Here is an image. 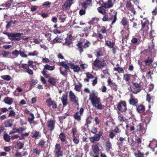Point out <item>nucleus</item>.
Returning <instances> with one entry per match:
<instances>
[{"mask_svg":"<svg viewBox=\"0 0 157 157\" xmlns=\"http://www.w3.org/2000/svg\"><path fill=\"white\" fill-rule=\"evenodd\" d=\"M104 15V16L102 18L103 21H112L111 23L112 25H113L115 23L117 19L116 13H115L114 15H113L112 17L109 18H108V15H106L105 14Z\"/></svg>","mask_w":157,"mask_h":157,"instance_id":"nucleus-5","label":"nucleus"},{"mask_svg":"<svg viewBox=\"0 0 157 157\" xmlns=\"http://www.w3.org/2000/svg\"><path fill=\"white\" fill-rule=\"evenodd\" d=\"M54 152L57 157L63 156V152L61 150V146L59 144H56Z\"/></svg>","mask_w":157,"mask_h":157,"instance_id":"nucleus-11","label":"nucleus"},{"mask_svg":"<svg viewBox=\"0 0 157 157\" xmlns=\"http://www.w3.org/2000/svg\"><path fill=\"white\" fill-rule=\"evenodd\" d=\"M3 138L4 140L6 141L9 142L10 140V136L7 134H4L3 136Z\"/></svg>","mask_w":157,"mask_h":157,"instance_id":"nucleus-49","label":"nucleus"},{"mask_svg":"<svg viewBox=\"0 0 157 157\" xmlns=\"http://www.w3.org/2000/svg\"><path fill=\"white\" fill-rule=\"evenodd\" d=\"M20 51H18L17 50H15L13 51L12 52V54L14 56L13 58H16L18 57V56L19 54Z\"/></svg>","mask_w":157,"mask_h":157,"instance_id":"nucleus-41","label":"nucleus"},{"mask_svg":"<svg viewBox=\"0 0 157 157\" xmlns=\"http://www.w3.org/2000/svg\"><path fill=\"white\" fill-rule=\"evenodd\" d=\"M22 67L24 69H26L27 70L29 68V65L27 64H22Z\"/></svg>","mask_w":157,"mask_h":157,"instance_id":"nucleus-61","label":"nucleus"},{"mask_svg":"<svg viewBox=\"0 0 157 157\" xmlns=\"http://www.w3.org/2000/svg\"><path fill=\"white\" fill-rule=\"evenodd\" d=\"M104 7L101 5V6L98 7V11L100 13L103 15H104L105 14L106 12L105 9L104 8Z\"/></svg>","mask_w":157,"mask_h":157,"instance_id":"nucleus-30","label":"nucleus"},{"mask_svg":"<svg viewBox=\"0 0 157 157\" xmlns=\"http://www.w3.org/2000/svg\"><path fill=\"white\" fill-rule=\"evenodd\" d=\"M6 127H11L12 125V123L10 120H7L4 123Z\"/></svg>","mask_w":157,"mask_h":157,"instance_id":"nucleus-33","label":"nucleus"},{"mask_svg":"<svg viewBox=\"0 0 157 157\" xmlns=\"http://www.w3.org/2000/svg\"><path fill=\"white\" fill-rule=\"evenodd\" d=\"M114 131L116 133H120L121 132V130L118 126H116L114 128Z\"/></svg>","mask_w":157,"mask_h":157,"instance_id":"nucleus-54","label":"nucleus"},{"mask_svg":"<svg viewBox=\"0 0 157 157\" xmlns=\"http://www.w3.org/2000/svg\"><path fill=\"white\" fill-rule=\"evenodd\" d=\"M145 107L142 105H140L137 107V110L140 113H143L145 110Z\"/></svg>","mask_w":157,"mask_h":157,"instance_id":"nucleus-25","label":"nucleus"},{"mask_svg":"<svg viewBox=\"0 0 157 157\" xmlns=\"http://www.w3.org/2000/svg\"><path fill=\"white\" fill-rule=\"evenodd\" d=\"M105 147L106 151L108 152H110L111 149H112L111 143L109 140H108L105 143Z\"/></svg>","mask_w":157,"mask_h":157,"instance_id":"nucleus-19","label":"nucleus"},{"mask_svg":"<svg viewBox=\"0 0 157 157\" xmlns=\"http://www.w3.org/2000/svg\"><path fill=\"white\" fill-rule=\"evenodd\" d=\"M71 41L66 40V41L65 43H63V45H67L69 47H71L70 45L71 44Z\"/></svg>","mask_w":157,"mask_h":157,"instance_id":"nucleus-53","label":"nucleus"},{"mask_svg":"<svg viewBox=\"0 0 157 157\" xmlns=\"http://www.w3.org/2000/svg\"><path fill=\"white\" fill-rule=\"evenodd\" d=\"M34 116L33 114L32 113L30 114V116L28 118V121L31 124H33L34 123Z\"/></svg>","mask_w":157,"mask_h":157,"instance_id":"nucleus-26","label":"nucleus"},{"mask_svg":"<svg viewBox=\"0 0 157 157\" xmlns=\"http://www.w3.org/2000/svg\"><path fill=\"white\" fill-rule=\"evenodd\" d=\"M130 96L131 98L129 101L130 104L133 106H136L138 102L137 99L134 98L132 94H131Z\"/></svg>","mask_w":157,"mask_h":157,"instance_id":"nucleus-18","label":"nucleus"},{"mask_svg":"<svg viewBox=\"0 0 157 157\" xmlns=\"http://www.w3.org/2000/svg\"><path fill=\"white\" fill-rule=\"evenodd\" d=\"M45 142L44 141V140L43 139H41L40 140V141L38 145L40 146L41 147L43 146H44V144H45Z\"/></svg>","mask_w":157,"mask_h":157,"instance_id":"nucleus-58","label":"nucleus"},{"mask_svg":"<svg viewBox=\"0 0 157 157\" xmlns=\"http://www.w3.org/2000/svg\"><path fill=\"white\" fill-rule=\"evenodd\" d=\"M114 70L120 73H123L124 71L123 69L122 68L120 67L116 68H115Z\"/></svg>","mask_w":157,"mask_h":157,"instance_id":"nucleus-56","label":"nucleus"},{"mask_svg":"<svg viewBox=\"0 0 157 157\" xmlns=\"http://www.w3.org/2000/svg\"><path fill=\"white\" fill-rule=\"evenodd\" d=\"M55 121L53 120H51L48 121L47 123V126L49 132H47L46 134V137L48 139L50 137L52 134L51 132L53 131L55 128Z\"/></svg>","mask_w":157,"mask_h":157,"instance_id":"nucleus-4","label":"nucleus"},{"mask_svg":"<svg viewBox=\"0 0 157 157\" xmlns=\"http://www.w3.org/2000/svg\"><path fill=\"white\" fill-rule=\"evenodd\" d=\"M102 6L105 8H110L113 6L111 0H108V2L103 3Z\"/></svg>","mask_w":157,"mask_h":157,"instance_id":"nucleus-21","label":"nucleus"},{"mask_svg":"<svg viewBox=\"0 0 157 157\" xmlns=\"http://www.w3.org/2000/svg\"><path fill=\"white\" fill-rule=\"evenodd\" d=\"M144 155L143 153L139 151L135 153V155L136 157H144Z\"/></svg>","mask_w":157,"mask_h":157,"instance_id":"nucleus-48","label":"nucleus"},{"mask_svg":"<svg viewBox=\"0 0 157 157\" xmlns=\"http://www.w3.org/2000/svg\"><path fill=\"white\" fill-rule=\"evenodd\" d=\"M59 70L60 71V73L61 74H62L64 76H65L66 75L67 73V70H66L65 69H64V68L62 67L60 68Z\"/></svg>","mask_w":157,"mask_h":157,"instance_id":"nucleus-44","label":"nucleus"},{"mask_svg":"<svg viewBox=\"0 0 157 157\" xmlns=\"http://www.w3.org/2000/svg\"><path fill=\"white\" fill-rule=\"evenodd\" d=\"M152 62L151 59L149 58H148L145 60V63L146 65V66L144 68H147V66L150 65Z\"/></svg>","mask_w":157,"mask_h":157,"instance_id":"nucleus-40","label":"nucleus"},{"mask_svg":"<svg viewBox=\"0 0 157 157\" xmlns=\"http://www.w3.org/2000/svg\"><path fill=\"white\" fill-rule=\"evenodd\" d=\"M144 123H140L137 127L136 132L140 136H142L146 132V130L145 128L144 127Z\"/></svg>","mask_w":157,"mask_h":157,"instance_id":"nucleus-6","label":"nucleus"},{"mask_svg":"<svg viewBox=\"0 0 157 157\" xmlns=\"http://www.w3.org/2000/svg\"><path fill=\"white\" fill-rule=\"evenodd\" d=\"M74 2L75 0H66L64 4L62 6L63 11L69 10Z\"/></svg>","mask_w":157,"mask_h":157,"instance_id":"nucleus-10","label":"nucleus"},{"mask_svg":"<svg viewBox=\"0 0 157 157\" xmlns=\"http://www.w3.org/2000/svg\"><path fill=\"white\" fill-rule=\"evenodd\" d=\"M33 151V153L36 154L37 155H40V151L37 148L34 149Z\"/></svg>","mask_w":157,"mask_h":157,"instance_id":"nucleus-51","label":"nucleus"},{"mask_svg":"<svg viewBox=\"0 0 157 157\" xmlns=\"http://www.w3.org/2000/svg\"><path fill=\"white\" fill-rule=\"evenodd\" d=\"M76 128L75 127H73L71 129V132L72 134V136H77L76 134L77 133Z\"/></svg>","mask_w":157,"mask_h":157,"instance_id":"nucleus-47","label":"nucleus"},{"mask_svg":"<svg viewBox=\"0 0 157 157\" xmlns=\"http://www.w3.org/2000/svg\"><path fill=\"white\" fill-rule=\"evenodd\" d=\"M1 78L4 80L7 81H9L11 79L10 76L8 75H2L1 76Z\"/></svg>","mask_w":157,"mask_h":157,"instance_id":"nucleus-36","label":"nucleus"},{"mask_svg":"<svg viewBox=\"0 0 157 157\" xmlns=\"http://www.w3.org/2000/svg\"><path fill=\"white\" fill-rule=\"evenodd\" d=\"M141 29L140 30L139 33H141L143 36H145L148 33V31L149 29L148 25L149 21L146 18H144L141 21Z\"/></svg>","mask_w":157,"mask_h":157,"instance_id":"nucleus-2","label":"nucleus"},{"mask_svg":"<svg viewBox=\"0 0 157 157\" xmlns=\"http://www.w3.org/2000/svg\"><path fill=\"white\" fill-rule=\"evenodd\" d=\"M102 134V132H100L99 134H96L90 138V141L92 143H94L95 141H99Z\"/></svg>","mask_w":157,"mask_h":157,"instance_id":"nucleus-12","label":"nucleus"},{"mask_svg":"<svg viewBox=\"0 0 157 157\" xmlns=\"http://www.w3.org/2000/svg\"><path fill=\"white\" fill-rule=\"evenodd\" d=\"M29 135V133H25L24 134H21V136H19V138L20 140L24 139L25 137L28 136Z\"/></svg>","mask_w":157,"mask_h":157,"instance_id":"nucleus-52","label":"nucleus"},{"mask_svg":"<svg viewBox=\"0 0 157 157\" xmlns=\"http://www.w3.org/2000/svg\"><path fill=\"white\" fill-rule=\"evenodd\" d=\"M121 24L123 26L124 28L127 30L129 32V24H128V22L127 19L123 17L121 21Z\"/></svg>","mask_w":157,"mask_h":157,"instance_id":"nucleus-13","label":"nucleus"},{"mask_svg":"<svg viewBox=\"0 0 157 157\" xmlns=\"http://www.w3.org/2000/svg\"><path fill=\"white\" fill-rule=\"evenodd\" d=\"M38 54V52L37 51H35L32 52H29L28 56H36Z\"/></svg>","mask_w":157,"mask_h":157,"instance_id":"nucleus-42","label":"nucleus"},{"mask_svg":"<svg viewBox=\"0 0 157 157\" xmlns=\"http://www.w3.org/2000/svg\"><path fill=\"white\" fill-rule=\"evenodd\" d=\"M53 43H60L61 42V39L59 37H56L52 41Z\"/></svg>","mask_w":157,"mask_h":157,"instance_id":"nucleus-43","label":"nucleus"},{"mask_svg":"<svg viewBox=\"0 0 157 157\" xmlns=\"http://www.w3.org/2000/svg\"><path fill=\"white\" fill-rule=\"evenodd\" d=\"M77 46L78 47V49L80 53L82 52L83 44L82 42H78L77 45Z\"/></svg>","mask_w":157,"mask_h":157,"instance_id":"nucleus-27","label":"nucleus"},{"mask_svg":"<svg viewBox=\"0 0 157 157\" xmlns=\"http://www.w3.org/2000/svg\"><path fill=\"white\" fill-rule=\"evenodd\" d=\"M22 35V33H11V37H18L20 36L21 35Z\"/></svg>","mask_w":157,"mask_h":157,"instance_id":"nucleus-46","label":"nucleus"},{"mask_svg":"<svg viewBox=\"0 0 157 157\" xmlns=\"http://www.w3.org/2000/svg\"><path fill=\"white\" fill-rule=\"evenodd\" d=\"M59 138L62 141L64 142L66 140V136L65 134L63 132L61 133L60 134Z\"/></svg>","mask_w":157,"mask_h":157,"instance_id":"nucleus-37","label":"nucleus"},{"mask_svg":"<svg viewBox=\"0 0 157 157\" xmlns=\"http://www.w3.org/2000/svg\"><path fill=\"white\" fill-rule=\"evenodd\" d=\"M69 97L70 101L71 102L75 103L77 105H79L78 98L76 96L75 94L71 91L69 92Z\"/></svg>","mask_w":157,"mask_h":157,"instance_id":"nucleus-7","label":"nucleus"},{"mask_svg":"<svg viewBox=\"0 0 157 157\" xmlns=\"http://www.w3.org/2000/svg\"><path fill=\"white\" fill-rule=\"evenodd\" d=\"M98 97L97 93L93 91L92 93H90L89 100L93 107H95L97 109L102 110L104 108L105 106L102 105L100 98Z\"/></svg>","mask_w":157,"mask_h":157,"instance_id":"nucleus-1","label":"nucleus"},{"mask_svg":"<svg viewBox=\"0 0 157 157\" xmlns=\"http://www.w3.org/2000/svg\"><path fill=\"white\" fill-rule=\"evenodd\" d=\"M72 140L74 143L76 144H78L79 143V136H72Z\"/></svg>","mask_w":157,"mask_h":157,"instance_id":"nucleus-34","label":"nucleus"},{"mask_svg":"<svg viewBox=\"0 0 157 157\" xmlns=\"http://www.w3.org/2000/svg\"><path fill=\"white\" fill-rule=\"evenodd\" d=\"M90 43L88 41H87L84 44V48H88L89 47V45H90Z\"/></svg>","mask_w":157,"mask_h":157,"instance_id":"nucleus-63","label":"nucleus"},{"mask_svg":"<svg viewBox=\"0 0 157 157\" xmlns=\"http://www.w3.org/2000/svg\"><path fill=\"white\" fill-rule=\"evenodd\" d=\"M87 78L89 79L92 78H94L93 76L90 73L88 72L86 73Z\"/></svg>","mask_w":157,"mask_h":157,"instance_id":"nucleus-59","label":"nucleus"},{"mask_svg":"<svg viewBox=\"0 0 157 157\" xmlns=\"http://www.w3.org/2000/svg\"><path fill=\"white\" fill-rule=\"evenodd\" d=\"M105 43L106 45L110 48H113L114 45V44L113 42H111L110 41H106Z\"/></svg>","mask_w":157,"mask_h":157,"instance_id":"nucleus-39","label":"nucleus"},{"mask_svg":"<svg viewBox=\"0 0 157 157\" xmlns=\"http://www.w3.org/2000/svg\"><path fill=\"white\" fill-rule=\"evenodd\" d=\"M44 69L49 71H53L55 68L54 66H51L48 64H46L44 66Z\"/></svg>","mask_w":157,"mask_h":157,"instance_id":"nucleus-35","label":"nucleus"},{"mask_svg":"<svg viewBox=\"0 0 157 157\" xmlns=\"http://www.w3.org/2000/svg\"><path fill=\"white\" fill-rule=\"evenodd\" d=\"M9 113L8 114L9 117H15L16 113L13 110H9Z\"/></svg>","mask_w":157,"mask_h":157,"instance_id":"nucleus-45","label":"nucleus"},{"mask_svg":"<svg viewBox=\"0 0 157 157\" xmlns=\"http://www.w3.org/2000/svg\"><path fill=\"white\" fill-rule=\"evenodd\" d=\"M4 101L6 104L10 105L13 102V99L9 97L5 98L4 99Z\"/></svg>","mask_w":157,"mask_h":157,"instance_id":"nucleus-23","label":"nucleus"},{"mask_svg":"<svg viewBox=\"0 0 157 157\" xmlns=\"http://www.w3.org/2000/svg\"><path fill=\"white\" fill-rule=\"evenodd\" d=\"M94 64L95 67L99 68H103L104 66H105L106 65L103 60H100L97 59L94 61Z\"/></svg>","mask_w":157,"mask_h":157,"instance_id":"nucleus-8","label":"nucleus"},{"mask_svg":"<svg viewBox=\"0 0 157 157\" xmlns=\"http://www.w3.org/2000/svg\"><path fill=\"white\" fill-rule=\"evenodd\" d=\"M46 102L48 106L52 105L53 109H55L57 107V105L55 101H52L51 98H49L46 100Z\"/></svg>","mask_w":157,"mask_h":157,"instance_id":"nucleus-15","label":"nucleus"},{"mask_svg":"<svg viewBox=\"0 0 157 157\" xmlns=\"http://www.w3.org/2000/svg\"><path fill=\"white\" fill-rule=\"evenodd\" d=\"M19 54L20 56L23 58H26L27 56L25 54L24 52L20 51Z\"/></svg>","mask_w":157,"mask_h":157,"instance_id":"nucleus-57","label":"nucleus"},{"mask_svg":"<svg viewBox=\"0 0 157 157\" xmlns=\"http://www.w3.org/2000/svg\"><path fill=\"white\" fill-rule=\"evenodd\" d=\"M48 82L52 85H56V79L54 78L50 77L48 80Z\"/></svg>","mask_w":157,"mask_h":157,"instance_id":"nucleus-29","label":"nucleus"},{"mask_svg":"<svg viewBox=\"0 0 157 157\" xmlns=\"http://www.w3.org/2000/svg\"><path fill=\"white\" fill-rule=\"evenodd\" d=\"M0 109V114H2L3 113H5L8 111V109L6 107L2 108Z\"/></svg>","mask_w":157,"mask_h":157,"instance_id":"nucleus-55","label":"nucleus"},{"mask_svg":"<svg viewBox=\"0 0 157 157\" xmlns=\"http://www.w3.org/2000/svg\"><path fill=\"white\" fill-rule=\"evenodd\" d=\"M61 100L63 105L66 106L67 104V93H65L63 94Z\"/></svg>","mask_w":157,"mask_h":157,"instance_id":"nucleus-16","label":"nucleus"},{"mask_svg":"<svg viewBox=\"0 0 157 157\" xmlns=\"http://www.w3.org/2000/svg\"><path fill=\"white\" fill-rule=\"evenodd\" d=\"M154 45L153 43L150 44L148 47V51L151 53V54H154L155 53V50L154 48Z\"/></svg>","mask_w":157,"mask_h":157,"instance_id":"nucleus-24","label":"nucleus"},{"mask_svg":"<svg viewBox=\"0 0 157 157\" xmlns=\"http://www.w3.org/2000/svg\"><path fill=\"white\" fill-rule=\"evenodd\" d=\"M71 63L70 62H67V63L63 61L60 62V64L66 70H69V67H70L69 64Z\"/></svg>","mask_w":157,"mask_h":157,"instance_id":"nucleus-22","label":"nucleus"},{"mask_svg":"<svg viewBox=\"0 0 157 157\" xmlns=\"http://www.w3.org/2000/svg\"><path fill=\"white\" fill-rule=\"evenodd\" d=\"M51 34L49 33H47L46 34H45V36L47 38H48V40L49 41H50L51 39Z\"/></svg>","mask_w":157,"mask_h":157,"instance_id":"nucleus-60","label":"nucleus"},{"mask_svg":"<svg viewBox=\"0 0 157 157\" xmlns=\"http://www.w3.org/2000/svg\"><path fill=\"white\" fill-rule=\"evenodd\" d=\"M95 55L97 57H99L102 56L101 51L100 49H97L95 52Z\"/></svg>","mask_w":157,"mask_h":157,"instance_id":"nucleus-31","label":"nucleus"},{"mask_svg":"<svg viewBox=\"0 0 157 157\" xmlns=\"http://www.w3.org/2000/svg\"><path fill=\"white\" fill-rule=\"evenodd\" d=\"M41 135L39 133V131H36L33 134L32 137L35 138V139H38L40 137Z\"/></svg>","mask_w":157,"mask_h":157,"instance_id":"nucleus-38","label":"nucleus"},{"mask_svg":"<svg viewBox=\"0 0 157 157\" xmlns=\"http://www.w3.org/2000/svg\"><path fill=\"white\" fill-rule=\"evenodd\" d=\"M123 78L126 82H128L130 79V77L128 74H126L124 75Z\"/></svg>","mask_w":157,"mask_h":157,"instance_id":"nucleus-50","label":"nucleus"},{"mask_svg":"<svg viewBox=\"0 0 157 157\" xmlns=\"http://www.w3.org/2000/svg\"><path fill=\"white\" fill-rule=\"evenodd\" d=\"M81 115L79 114V112H77L74 115V117L75 120L79 121L81 119Z\"/></svg>","mask_w":157,"mask_h":157,"instance_id":"nucleus-32","label":"nucleus"},{"mask_svg":"<svg viewBox=\"0 0 157 157\" xmlns=\"http://www.w3.org/2000/svg\"><path fill=\"white\" fill-rule=\"evenodd\" d=\"M101 90L102 92L105 93L106 91L107 87L105 86H103L101 87Z\"/></svg>","mask_w":157,"mask_h":157,"instance_id":"nucleus-64","label":"nucleus"},{"mask_svg":"<svg viewBox=\"0 0 157 157\" xmlns=\"http://www.w3.org/2000/svg\"><path fill=\"white\" fill-rule=\"evenodd\" d=\"M26 128L24 127H21L18 128H14L13 129L12 131L10 132V134L15 133L17 132L21 133Z\"/></svg>","mask_w":157,"mask_h":157,"instance_id":"nucleus-17","label":"nucleus"},{"mask_svg":"<svg viewBox=\"0 0 157 157\" xmlns=\"http://www.w3.org/2000/svg\"><path fill=\"white\" fill-rule=\"evenodd\" d=\"M70 67L73 69L74 71L75 72H78L79 71L80 68L77 65H75L73 63H71L69 64Z\"/></svg>","mask_w":157,"mask_h":157,"instance_id":"nucleus-20","label":"nucleus"},{"mask_svg":"<svg viewBox=\"0 0 157 157\" xmlns=\"http://www.w3.org/2000/svg\"><path fill=\"white\" fill-rule=\"evenodd\" d=\"M49 62V60L48 59L46 58L42 57V62L45 63H48Z\"/></svg>","mask_w":157,"mask_h":157,"instance_id":"nucleus-62","label":"nucleus"},{"mask_svg":"<svg viewBox=\"0 0 157 157\" xmlns=\"http://www.w3.org/2000/svg\"><path fill=\"white\" fill-rule=\"evenodd\" d=\"M148 69L147 68H144V69L142 68V66H141V67L140 68V71L144 73L143 75H144V73L145 72H147L146 76L147 77L150 76L151 75H152L153 74V73L152 71H151L149 70V67H148Z\"/></svg>","mask_w":157,"mask_h":157,"instance_id":"nucleus-14","label":"nucleus"},{"mask_svg":"<svg viewBox=\"0 0 157 157\" xmlns=\"http://www.w3.org/2000/svg\"><path fill=\"white\" fill-rule=\"evenodd\" d=\"M92 148L93 151L95 154H97L98 153L99 151V149L97 145H93L92 146Z\"/></svg>","mask_w":157,"mask_h":157,"instance_id":"nucleus-28","label":"nucleus"},{"mask_svg":"<svg viewBox=\"0 0 157 157\" xmlns=\"http://www.w3.org/2000/svg\"><path fill=\"white\" fill-rule=\"evenodd\" d=\"M117 107L118 109L121 112H125L126 109V104L125 101H121L118 104Z\"/></svg>","mask_w":157,"mask_h":157,"instance_id":"nucleus-9","label":"nucleus"},{"mask_svg":"<svg viewBox=\"0 0 157 157\" xmlns=\"http://www.w3.org/2000/svg\"><path fill=\"white\" fill-rule=\"evenodd\" d=\"M132 84L133 86L132 87L130 86V87L128 88V90L135 94H137L140 92L142 89L140 84L132 82Z\"/></svg>","mask_w":157,"mask_h":157,"instance_id":"nucleus-3","label":"nucleus"}]
</instances>
